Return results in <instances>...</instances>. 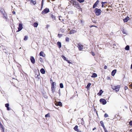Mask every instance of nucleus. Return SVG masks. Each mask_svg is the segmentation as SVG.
I'll use <instances>...</instances> for the list:
<instances>
[{
  "mask_svg": "<svg viewBox=\"0 0 132 132\" xmlns=\"http://www.w3.org/2000/svg\"><path fill=\"white\" fill-rule=\"evenodd\" d=\"M94 12L96 15L99 16L101 14V11L100 9L96 8L95 9Z\"/></svg>",
  "mask_w": 132,
  "mask_h": 132,
  "instance_id": "nucleus-1",
  "label": "nucleus"
},
{
  "mask_svg": "<svg viewBox=\"0 0 132 132\" xmlns=\"http://www.w3.org/2000/svg\"><path fill=\"white\" fill-rule=\"evenodd\" d=\"M120 86V85H117L116 86H113L112 87L113 90H114L116 92H118L119 91V88Z\"/></svg>",
  "mask_w": 132,
  "mask_h": 132,
  "instance_id": "nucleus-2",
  "label": "nucleus"
},
{
  "mask_svg": "<svg viewBox=\"0 0 132 132\" xmlns=\"http://www.w3.org/2000/svg\"><path fill=\"white\" fill-rule=\"evenodd\" d=\"M49 12V9L48 8H46L42 12V14H44L47 13Z\"/></svg>",
  "mask_w": 132,
  "mask_h": 132,
  "instance_id": "nucleus-3",
  "label": "nucleus"
},
{
  "mask_svg": "<svg viewBox=\"0 0 132 132\" xmlns=\"http://www.w3.org/2000/svg\"><path fill=\"white\" fill-rule=\"evenodd\" d=\"M100 102L102 103L103 105H105L106 103V100L103 98L100 99Z\"/></svg>",
  "mask_w": 132,
  "mask_h": 132,
  "instance_id": "nucleus-4",
  "label": "nucleus"
},
{
  "mask_svg": "<svg viewBox=\"0 0 132 132\" xmlns=\"http://www.w3.org/2000/svg\"><path fill=\"white\" fill-rule=\"evenodd\" d=\"M77 47L79 50L81 51L83 49V46L80 44H78L77 45Z\"/></svg>",
  "mask_w": 132,
  "mask_h": 132,
  "instance_id": "nucleus-5",
  "label": "nucleus"
},
{
  "mask_svg": "<svg viewBox=\"0 0 132 132\" xmlns=\"http://www.w3.org/2000/svg\"><path fill=\"white\" fill-rule=\"evenodd\" d=\"M23 28L22 24L20 23L19 24V27L18 28V30L16 31V32H18L21 31Z\"/></svg>",
  "mask_w": 132,
  "mask_h": 132,
  "instance_id": "nucleus-6",
  "label": "nucleus"
},
{
  "mask_svg": "<svg viewBox=\"0 0 132 132\" xmlns=\"http://www.w3.org/2000/svg\"><path fill=\"white\" fill-rule=\"evenodd\" d=\"M30 60L31 63L32 64H34L35 63V60L33 56H31L30 57Z\"/></svg>",
  "mask_w": 132,
  "mask_h": 132,
  "instance_id": "nucleus-7",
  "label": "nucleus"
},
{
  "mask_svg": "<svg viewBox=\"0 0 132 132\" xmlns=\"http://www.w3.org/2000/svg\"><path fill=\"white\" fill-rule=\"evenodd\" d=\"M99 1L98 0H97L96 2H95V3L94 4L93 6V8H95L97 5L99 3Z\"/></svg>",
  "mask_w": 132,
  "mask_h": 132,
  "instance_id": "nucleus-8",
  "label": "nucleus"
},
{
  "mask_svg": "<svg viewBox=\"0 0 132 132\" xmlns=\"http://www.w3.org/2000/svg\"><path fill=\"white\" fill-rule=\"evenodd\" d=\"M116 71L117 70L116 69H114L111 72V75L113 76H114L116 72Z\"/></svg>",
  "mask_w": 132,
  "mask_h": 132,
  "instance_id": "nucleus-9",
  "label": "nucleus"
},
{
  "mask_svg": "<svg viewBox=\"0 0 132 132\" xmlns=\"http://www.w3.org/2000/svg\"><path fill=\"white\" fill-rule=\"evenodd\" d=\"M129 18L128 16L126 17L125 19H123L125 22H127L129 19Z\"/></svg>",
  "mask_w": 132,
  "mask_h": 132,
  "instance_id": "nucleus-10",
  "label": "nucleus"
},
{
  "mask_svg": "<svg viewBox=\"0 0 132 132\" xmlns=\"http://www.w3.org/2000/svg\"><path fill=\"white\" fill-rule=\"evenodd\" d=\"M39 55L40 56H42L43 57L45 56V54H44V52L42 51H41Z\"/></svg>",
  "mask_w": 132,
  "mask_h": 132,
  "instance_id": "nucleus-11",
  "label": "nucleus"
},
{
  "mask_svg": "<svg viewBox=\"0 0 132 132\" xmlns=\"http://www.w3.org/2000/svg\"><path fill=\"white\" fill-rule=\"evenodd\" d=\"M0 126L1 128H2L1 130H2V132H5L4 128L3 127V126H2V124L1 123H0Z\"/></svg>",
  "mask_w": 132,
  "mask_h": 132,
  "instance_id": "nucleus-12",
  "label": "nucleus"
},
{
  "mask_svg": "<svg viewBox=\"0 0 132 132\" xmlns=\"http://www.w3.org/2000/svg\"><path fill=\"white\" fill-rule=\"evenodd\" d=\"M100 123L101 125V126L103 127V129H104L106 128L105 127L104 125V123L102 121H101L100 122Z\"/></svg>",
  "mask_w": 132,
  "mask_h": 132,
  "instance_id": "nucleus-13",
  "label": "nucleus"
},
{
  "mask_svg": "<svg viewBox=\"0 0 132 132\" xmlns=\"http://www.w3.org/2000/svg\"><path fill=\"white\" fill-rule=\"evenodd\" d=\"M40 72L42 74H44L45 73V71L43 68H42L40 69Z\"/></svg>",
  "mask_w": 132,
  "mask_h": 132,
  "instance_id": "nucleus-14",
  "label": "nucleus"
},
{
  "mask_svg": "<svg viewBox=\"0 0 132 132\" xmlns=\"http://www.w3.org/2000/svg\"><path fill=\"white\" fill-rule=\"evenodd\" d=\"M78 126L77 125H76L74 128L73 129L76 131H77L78 132L80 131L78 129Z\"/></svg>",
  "mask_w": 132,
  "mask_h": 132,
  "instance_id": "nucleus-15",
  "label": "nucleus"
},
{
  "mask_svg": "<svg viewBox=\"0 0 132 132\" xmlns=\"http://www.w3.org/2000/svg\"><path fill=\"white\" fill-rule=\"evenodd\" d=\"M76 32V31L74 30H70V34H72L75 33Z\"/></svg>",
  "mask_w": 132,
  "mask_h": 132,
  "instance_id": "nucleus-16",
  "label": "nucleus"
},
{
  "mask_svg": "<svg viewBox=\"0 0 132 132\" xmlns=\"http://www.w3.org/2000/svg\"><path fill=\"white\" fill-rule=\"evenodd\" d=\"M57 44L59 48H61V44L60 42H57Z\"/></svg>",
  "mask_w": 132,
  "mask_h": 132,
  "instance_id": "nucleus-17",
  "label": "nucleus"
},
{
  "mask_svg": "<svg viewBox=\"0 0 132 132\" xmlns=\"http://www.w3.org/2000/svg\"><path fill=\"white\" fill-rule=\"evenodd\" d=\"M74 6L75 7H76L77 8L79 9L80 7V6L79 5V4L78 3L77 4H76L75 5H74Z\"/></svg>",
  "mask_w": 132,
  "mask_h": 132,
  "instance_id": "nucleus-18",
  "label": "nucleus"
},
{
  "mask_svg": "<svg viewBox=\"0 0 132 132\" xmlns=\"http://www.w3.org/2000/svg\"><path fill=\"white\" fill-rule=\"evenodd\" d=\"M74 6L75 7H76L77 8L79 9L80 7V6L79 5V4L78 3L77 4H76L75 5H74Z\"/></svg>",
  "mask_w": 132,
  "mask_h": 132,
  "instance_id": "nucleus-19",
  "label": "nucleus"
},
{
  "mask_svg": "<svg viewBox=\"0 0 132 132\" xmlns=\"http://www.w3.org/2000/svg\"><path fill=\"white\" fill-rule=\"evenodd\" d=\"M56 105H59L60 106H62V103L60 101L59 102L56 103Z\"/></svg>",
  "mask_w": 132,
  "mask_h": 132,
  "instance_id": "nucleus-20",
  "label": "nucleus"
},
{
  "mask_svg": "<svg viewBox=\"0 0 132 132\" xmlns=\"http://www.w3.org/2000/svg\"><path fill=\"white\" fill-rule=\"evenodd\" d=\"M97 76V75L95 73H94L92 76L91 77L93 78L96 77Z\"/></svg>",
  "mask_w": 132,
  "mask_h": 132,
  "instance_id": "nucleus-21",
  "label": "nucleus"
},
{
  "mask_svg": "<svg viewBox=\"0 0 132 132\" xmlns=\"http://www.w3.org/2000/svg\"><path fill=\"white\" fill-rule=\"evenodd\" d=\"M125 49L127 51H128L129 50V45H127L125 48Z\"/></svg>",
  "mask_w": 132,
  "mask_h": 132,
  "instance_id": "nucleus-22",
  "label": "nucleus"
},
{
  "mask_svg": "<svg viewBox=\"0 0 132 132\" xmlns=\"http://www.w3.org/2000/svg\"><path fill=\"white\" fill-rule=\"evenodd\" d=\"M55 85H56V83L55 82H53L52 84L51 87H55Z\"/></svg>",
  "mask_w": 132,
  "mask_h": 132,
  "instance_id": "nucleus-23",
  "label": "nucleus"
},
{
  "mask_svg": "<svg viewBox=\"0 0 132 132\" xmlns=\"http://www.w3.org/2000/svg\"><path fill=\"white\" fill-rule=\"evenodd\" d=\"M38 23L37 22H35L34 24V26L35 27H37L38 26Z\"/></svg>",
  "mask_w": 132,
  "mask_h": 132,
  "instance_id": "nucleus-24",
  "label": "nucleus"
},
{
  "mask_svg": "<svg viewBox=\"0 0 132 132\" xmlns=\"http://www.w3.org/2000/svg\"><path fill=\"white\" fill-rule=\"evenodd\" d=\"M103 92L102 90H100L99 91V93H98V94H99V95H101L103 93Z\"/></svg>",
  "mask_w": 132,
  "mask_h": 132,
  "instance_id": "nucleus-25",
  "label": "nucleus"
},
{
  "mask_svg": "<svg viewBox=\"0 0 132 132\" xmlns=\"http://www.w3.org/2000/svg\"><path fill=\"white\" fill-rule=\"evenodd\" d=\"M78 3L77 2V1H73L72 2V5H75L76 4H77V3Z\"/></svg>",
  "mask_w": 132,
  "mask_h": 132,
  "instance_id": "nucleus-26",
  "label": "nucleus"
},
{
  "mask_svg": "<svg viewBox=\"0 0 132 132\" xmlns=\"http://www.w3.org/2000/svg\"><path fill=\"white\" fill-rule=\"evenodd\" d=\"M61 57H62V58L65 60L66 61H67V58H66V57H65L63 55H62L61 56Z\"/></svg>",
  "mask_w": 132,
  "mask_h": 132,
  "instance_id": "nucleus-27",
  "label": "nucleus"
},
{
  "mask_svg": "<svg viewBox=\"0 0 132 132\" xmlns=\"http://www.w3.org/2000/svg\"><path fill=\"white\" fill-rule=\"evenodd\" d=\"M51 17L53 19V20H55V16L53 15H51Z\"/></svg>",
  "mask_w": 132,
  "mask_h": 132,
  "instance_id": "nucleus-28",
  "label": "nucleus"
},
{
  "mask_svg": "<svg viewBox=\"0 0 132 132\" xmlns=\"http://www.w3.org/2000/svg\"><path fill=\"white\" fill-rule=\"evenodd\" d=\"M31 2L34 5L36 4V2L35 1H33V0H31Z\"/></svg>",
  "mask_w": 132,
  "mask_h": 132,
  "instance_id": "nucleus-29",
  "label": "nucleus"
},
{
  "mask_svg": "<svg viewBox=\"0 0 132 132\" xmlns=\"http://www.w3.org/2000/svg\"><path fill=\"white\" fill-rule=\"evenodd\" d=\"M91 85V84L90 83H89L87 85L86 88L87 89H88L90 87V86Z\"/></svg>",
  "mask_w": 132,
  "mask_h": 132,
  "instance_id": "nucleus-30",
  "label": "nucleus"
},
{
  "mask_svg": "<svg viewBox=\"0 0 132 132\" xmlns=\"http://www.w3.org/2000/svg\"><path fill=\"white\" fill-rule=\"evenodd\" d=\"M59 19L60 20L62 21H64V20L62 19V17L61 16H59Z\"/></svg>",
  "mask_w": 132,
  "mask_h": 132,
  "instance_id": "nucleus-31",
  "label": "nucleus"
},
{
  "mask_svg": "<svg viewBox=\"0 0 132 132\" xmlns=\"http://www.w3.org/2000/svg\"><path fill=\"white\" fill-rule=\"evenodd\" d=\"M55 87H51L52 91V93H54L55 92Z\"/></svg>",
  "mask_w": 132,
  "mask_h": 132,
  "instance_id": "nucleus-32",
  "label": "nucleus"
},
{
  "mask_svg": "<svg viewBox=\"0 0 132 132\" xmlns=\"http://www.w3.org/2000/svg\"><path fill=\"white\" fill-rule=\"evenodd\" d=\"M60 87L61 88H62L63 87V84L62 83L60 84Z\"/></svg>",
  "mask_w": 132,
  "mask_h": 132,
  "instance_id": "nucleus-33",
  "label": "nucleus"
},
{
  "mask_svg": "<svg viewBox=\"0 0 132 132\" xmlns=\"http://www.w3.org/2000/svg\"><path fill=\"white\" fill-rule=\"evenodd\" d=\"M65 41L67 42H69V38L68 37H66V38H65Z\"/></svg>",
  "mask_w": 132,
  "mask_h": 132,
  "instance_id": "nucleus-34",
  "label": "nucleus"
},
{
  "mask_svg": "<svg viewBox=\"0 0 132 132\" xmlns=\"http://www.w3.org/2000/svg\"><path fill=\"white\" fill-rule=\"evenodd\" d=\"M50 117V113H48L47 114L45 115V117Z\"/></svg>",
  "mask_w": 132,
  "mask_h": 132,
  "instance_id": "nucleus-35",
  "label": "nucleus"
},
{
  "mask_svg": "<svg viewBox=\"0 0 132 132\" xmlns=\"http://www.w3.org/2000/svg\"><path fill=\"white\" fill-rule=\"evenodd\" d=\"M28 36H24V40H27L28 39Z\"/></svg>",
  "mask_w": 132,
  "mask_h": 132,
  "instance_id": "nucleus-36",
  "label": "nucleus"
},
{
  "mask_svg": "<svg viewBox=\"0 0 132 132\" xmlns=\"http://www.w3.org/2000/svg\"><path fill=\"white\" fill-rule=\"evenodd\" d=\"M80 3L84 2V0H77Z\"/></svg>",
  "mask_w": 132,
  "mask_h": 132,
  "instance_id": "nucleus-37",
  "label": "nucleus"
},
{
  "mask_svg": "<svg viewBox=\"0 0 132 132\" xmlns=\"http://www.w3.org/2000/svg\"><path fill=\"white\" fill-rule=\"evenodd\" d=\"M62 36V35L60 34H58V36L59 38H60Z\"/></svg>",
  "mask_w": 132,
  "mask_h": 132,
  "instance_id": "nucleus-38",
  "label": "nucleus"
},
{
  "mask_svg": "<svg viewBox=\"0 0 132 132\" xmlns=\"http://www.w3.org/2000/svg\"><path fill=\"white\" fill-rule=\"evenodd\" d=\"M104 117L105 118L108 117V115L106 113H105L104 115Z\"/></svg>",
  "mask_w": 132,
  "mask_h": 132,
  "instance_id": "nucleus-39",
  "label": "nucleus"
},
{
  "mask_svg": "<svg viewBox=\"0 0 132 132\" xmlns=\"http://www.w3.org/2000/svg\"><path fill=\"white\" fill-rule=\"evenodd\" d=\"M91 54L93 56H94L95 55V53L93 52H91Z\"/></svg>",
  "mask_w": 132,
  "mask_h": 132,
  "instance_id": "nucleus-40",
  "label": "nucleus"
},
{
  "mask_svg": "<svg viewBox=\"0 0 132 132\" xmlns=\"http://www.w3.org/2000/svg\"><path fill=\"white\" fill-rule=\"evenodd\" d=\"M43 0H42L41 3V7L42 8V7L43 6Z\"/></svg>",
  "mask_w": 132,
  "mask_h": 132,
  "instance_id": "nucleus-41",
  "label": "nucleus"
},
{
  "mask_svg": "<svg viewBox=\"0 0 132 132\" xmlns=\"http://www.w3.org/2000/svg\"><path fill=\"white\" fill-rule=\"evenodd\" d=\"M106 3V2H102L101 3V4H102V7H103V4L104 3Z\"/></svg>",
  "mask_w": 132,
  "mask_h": 132,
  "instance_id": "nucleus-42",
  "label": "nucleus"
},
{
  "mask_svg": "<svg viewBox=\"0 0 132 132\" xmlns=\"http://www.w3.org/2000/svg\"><path fill=\"white\" fill-rule=\"evenodd\" d=\"M9 104L8 103H7L5 104V106L6 108L9 107Z\"/></svg>",
  "mask_w": 132,
  "mask_h": 132,
  "instance_id": "nucleus-43",
  "label": "nucleus"
},
{
  "mask_svg": "<svg viewBox=\"0 0 132 132\" xmlns=\"http://www.w3.org/2000/svg\"><path fill=\"white\" fill-rule=\"evenodd\" d=\"M122 31L123 34H126V33L125 32L124 30H122Z\"/></svg>",
  "mask_w": 132,
  "mask_h": 132,
  "instance_id": "nucleus-44",
  "label": "nucleus"
},
{
  "mask_svg": "<svg viewBox=\"0 0 132 132\" xmlns=\"http://www.w3.org/2000/svg\"><path fill=\"white\" fill-rule=\"evenodd\" d=\"M67 61V62L68 63H70V64H71V62H70V61L68 60H67L66 61Z\"/></svg>",
  "mask_w": 132,
  "mask_h": 132,
  "instance_id": "nucleus-45",
  "label": "nucleus"
},
{
  "mask_svg": "<svg viewBox=\"0 0 132 132\" xmlns=\"http://www.w3.org/2000/svg\"><path fill=\"white\" fill-rule=\"evenodd\" d=\"M39 75H35V77L36 78L37 77L38 78H39Z\"/></svg>",
  "mask_w": 132,
  "mask_h": 132,
  "instance_id": "nucleus-46",
  "label": "nucleus"
},
{
  "mask_svg": "<svg viewBox=\"0 0 132 132\" xmlns=\"http://www.w3.org/2000/svg\"><path fill=\"white\" fill-rule=\"evenodd\" d=\"M39 61L41 62H42L43 61V60L42 58L40 57L39 59Z\"/></svg>",
  "mask_w": 132,
  "mask_h": 132,
  "instance_id": "nucleus-47",
  "label": "nucleus"
},
{
  "mask_svg": "<svg viewBox=\"0 0 132 132\" xmlns=\"http://www.w3.org/2000/svg\"><path fill=\"white\" fill-rule=\"evenodd\" d=\"M129 123L130 125L132 126V121H130Z\"/></svg>",
  "mask_w": 132,
  "mask_h": 132,
  "instance_id": "nucleus-48",
  "label": "nucleus"
},
{
  "mask_svg": "<svg viewBox=\"0 0 132 132\" xmlns=\"http://www.w3.org/2000/svg\"><path fill=\"white\" fill-rule=\"evenodd\" d=\"M128 89V87L126 86H125V90H126L127 89Z\"/></svg>",
  "mask_w": 132,
  "mask_h": 132,
  "instance_id": "nucleus-49",
  "label": "nucleus"
},
{
  "mask_svg": "<svg viewBox=\"0 0 132 132\" xmlns=\"http://www.w3.org/2000/svg\"><path fill=\"white\" fill-rule=\"evenodd\" d=\"M107 66H106V65H105L104 67V69H107Z\"/></svg>",
  "mask_w": 132,
  "mask_h": 132,
  "instance_id": "nucleus-50",
  "label": "nucleus"
},
{
  "mask_svg": "<svg viewBox=\"0 0 132 132\" xmlns=\"http://www.w3.org/2000/svg\"><path fill=\"white\" fill-rule=\"evenodd\" d=\"M104 129L105 132H108V131L106 129V128Z\"/></svg>",
  "mask_w": 132,
  "mask_h": 132,
  "instance_id": "nucleus-51",
  "label": "nucleus"
},
{
  "mask_svg": "<svg viewBox=\"0 0 132 132\" xmlns=\"http://www.w3.org/2000/svg\"><path fill=\"white\" fill-rule=\"evenodd\" d=\"M80 21L81 23H84V21L82 20H81Z\"/></svg>",
  "mask_w": 132,
  "mask_h": 132,
  "instance_id": "nucleus-52",
  "label": "nucleus"
},
{
  "mask_svg": "<svg viewBox=\"0 0 132 132\" xmlns=\"http://www.w3.org/2000/svg\"><path fill=\"white\" fill-rule=\"evenodd\" d=\"M7 110H10V108L9 107H7Z\"/></svg>",
  "mask_w": 132,
  "mask_h": 132,
  "instance_id": "nucleus-53",
  "label": "nucleus"
},
{
  "mask_svg": "<svg viewBox=\"0 0 132 132\" xmlns=\"http://www.w3.org/2000/svg\"><path fill=\"white\" fill-rule=\"evenodd\" d=\"M12 13L13 14H15V11H13L12 12Z\"/></svg>",
  "mask_w": 132,
  "mask_h": 132,
  "instance_id": "nucleus-54",
  "label": "nucleus"
},
{
  "mask_svg": "<svg viewBox=\"0 0 132 132\" xmlns=\"http://www.w3.org/2000/svg\"><path fill=\"white\" fill-rule=\"evenodd\" d=\"M96 129V127H95L93 129V130H94Z\"/></svg>",
  "mask_w": 132,
  "mask_h": 132,
  "instance_id": "nucleus-55",
  "label": "nucleus"
},
{
  "mask_svg": "<svg viewBox=\"0 0 132 132\" xmlns=\"http://www.w3.org/2000/svg\"><path fill=\"white\" fill-rule=\"evenodd\" d=\"M130 68L131 69H132V64L131 65Z\"/></svg>",
  "mask_w": 132,
  "mask_h": 132,
  "instance_id": "nucleus-56",
  "label": "nucleus"
},
{
  "mask_svg": "<svg viewBox=\"0 0 132 132\" xmlns=\"http://www.w3.org/2000/svg\"><path fill=\"white\" fill-rule=\"evenodd\" d=\"M93 26H94V27H97L96 26H92V27H93Z\"/></svg>",
  "mask_w": 132,
  "mask_h": 132,
  "instance_id": "nucleus-57",
  "label": "nucleus"
},
{
  "mask_svg": "<svg viewBox=\"0 0 132 132\" xmlns=\"http://www.w3.org/2000/svg\"><path fill=\"white\" fill-rule=\"evenodd\" d=\"M45 98H47V96H45Z\"/></svg>",
  "mask_w": 132,
  "mask_h": 132,
  "instance_id": "nucleus-58",
  "label": "nucleus"
},
{
  "mask_svg": "<svg viewBox=\"0 0 132 132\" xmlns=\"http://www.w3.org/2000/svg\"><path fill=\"white\" fill-rule=\"evenodd\" d=\"M50 81H51H51L53 82V81H52V80H50Z\"/></svg>",
  "mask_w": 132,
  "mask_h": 132,
  "instance_id": "nucleus-59",
  "label": "nucleus"
},
{
  "mask_svg": "<svg viewBox=\"0 0 132 132\" xmlns=\"http://www.w3.org/2000/svg\"><path fill=\"white\" fill-rule=\"evenodd\" d=\"M131 89H132V86H131Z\"/></svg>",
  "mask_w": 132,
  "mask_h": 132,
  "instance_id": "nucleus-60",
  "label": "nucleus"
},
{
  "mask_svg": "<svg viewBox=\"0 0 132 132\" xmlns=\"http://www.w3.org/2000/svg\"><path fill=\"white\" fill-rule=\"evenodd\" d=\"M0 123H1L0 122Z\"/></svg>",
  "mask_w": 132,
  "mask_h": 132,
  "instance_id": "nucleus-61",
  "label": "nucleus"
}]
</instances>
